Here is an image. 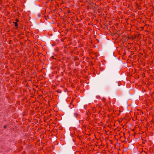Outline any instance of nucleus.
<instances>
[{"mask_svg":"<svg viewBox=\"0 0 154 154\" xmlns=\"http://www.w3.org/2000/svg\"><path fill=\"white\" fill-rule=\"evenodd\" d=\"M121 82H116L114 84V86L115 87H117L121 85Z\"/></svg>","mask_w":154,"mask_h":154,"instance_id":"f257e3e1","label":"nucleus"},{"mask_svg":"<svg viewBox=\"0 0 154 154\" xmlns=\"http://www.w3.org/2000/svg\"><path fill=\"white\" fill-rule=\"evenodd\" d=\"M15 26L16 27V28H17L18 27V23L17 22H15L14 23Z\"/></svg>","mask_w":154,"mask_h":154,"instance_id":"f03ea898","label":"nucleus"},{"mask_svg":"<svg viewBox=\"0 0 154 154\" xmlns=\"http://www.w3.org/2000/svg\"><path fill=\"white\" fill-rule=\"evenodd\" d=\"M57 92L59 93H61V91L60 90L58 89L57 91Z\"/></svg>","mask_w":154,"mask_h":154,"instance_id":"7ed1b4c3","label":"nucleus"},{"mask_svg":"<svg viewBox=\"0 0 154 154\" xmlns=\"http://www.w3.org/2000/svg\"><path fill=\"white\" fill-rule=\"evenodd\" d=\"M16 22H17H17H18L19 21V20L17 19H16Z\"/></svg>","mask_w":154,"mask_h":154,"instance_id":"20e7f679","label":"nucleus"},{"mask_svg":"<svg viewBox=\"0 0 154 154\" xmlns=\"http://www.w3.org/2000/svg\"><path fill=\"white\" fill-rule=\"evenodd\" d=\"M7 127V126L6 125H5L4 126V128H6Z\"/></svg>","mask_w":154,"mask_h":154,"instance_id":"39448f33","label":"nucleus"},{"mask_svg":"<svg viewBox=\"0 0 154 154\" xmlns=\"http://www.w3.org/2000/svg\"><path fill=\"white\" fill-rule=\"evenodd\" d=\"M77 115L75 114V116L76 118H77Z\"/></svg>","mask_w":154,"mask_h":154,"instance_id":"423d86ee","label":"nucleus"},{"mask_svg":"<svg viewBox=\"0 0 154 154\" xmlns=\"http://www.w3.org/2000/svg\"><path fill=\"white\" fill-rule=\"evenodd\" d=\"M40 55H43V54H41V53H40Z\"/></svg>","mask_w":154,"mask_h":154,"instance_id":"0eeeda50","label":"nucleus"},{"mask_svg":"<svg viewBox=\"0 0 154 154\" xmlns=\"http://www.w3.org/2000/svg\"><path fill=\"white\" fill-rule=\"evenodd\" d=\"M124 134L125 135V133H124Z\"/></svg>","mask_w":154,"mask_h":154,"instance_id":"6e6552de","label":"nucleus"}]
</instances>
